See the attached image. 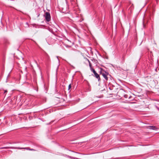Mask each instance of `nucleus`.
Returning a JSON list of instances; mask_svg holds the SVG:
<instances>
[{"label":"nucleus","instance_id":"nucleus-14","mask_svg":"<svg viewBox=\"0 0 159 159\" xmlns=\"http://www.w3.org/2000/svg\"><path fill=\"white\" fill-rule=\"evenodd\" d=\"M7 148V147H6V148L4 147V148Z\"/></svg>","mask_w":159,"mask_h":159},{"label":"nucleus","instance_id":"nucleus-7","mask_svg":"<svg viewBox=\"0 0 159 159\" xmlns=\"http://www.w3.org/2000/svg\"><path fill=\"white\" fill-rule=\"evenodd\" d=\"M92 61L95 63H96L97 62V61L95 59L92 58L91 59Z\"/></svg>","mask_w":159,"mask_h":159},{"label":"nucleus","instance_id":"nucleus-1","mask_svg":"<svg viewBox=\"0 0 159 159\" xmlns=\"http://www.w3.org/2000/svg\"><path fill=\"white\" fill-rule=\"evenodd\" d=\"M100 74L103 77L105 78L106 81H107L108 79V76H110V75L109 74L108 72H106L102 69L101 68L100 70Z\"/></svg>","mask_w":159,"mask_h":159},{"label":"nucleus","instance_id":"nucleus-3","mask_svg":"<svg viewBox=\"0 0 159 159\" xmlns=\"http://www.w3.org/2000/svg\"><path fill=\"white\" fill-rule=\"evenodd\" d=\"M149 129H152L153 130H157V129H158V128H157V127L155 126H149L148 127V128Z\"/></svg>","mask_w":159,"mask_h":159},{"label":"nucleus","instance_id":"nucleus-8","mask_svg":"<svg viewBox=\"0 0 159 159\" xmlns=\"http://www.w3.org/2000/svg\"><path fill=\"white\" fill-rule=\"evenodd\" d=\"M24 26L25 27H29V24L28 22H26L24 25Z\"/></svg>","mask_w":159,"mask_h":159},{"label":"nucleus","instance_id":"nucleus-4","mask_svg":"<svg viewBox=\"0 0 159 159\" xmlns=\"http://www.w3.org/2000/svg\"><path fill=\"white\" fill-rule=\"evenodd\" d=\"M94 76H95L96 78L98 79V80L99 81L100 80L99 75L96 72L94 73Z\"/></svg>","mask_w":159,"mask_h":159},{"label":"nucleus","instance_id":"nucleus-5","mask_svg":"<svg viewBox=\"0 0 159 159\" xmlns=\"http://www.w3.org/2000/svg\"><path fill=\"white\" fill-rule=\"evenodd\" d=\"M13 148V149H26L27 150H30V148Z\"/></svg>","mask_w":159,"mask_h":159},{"label":"nucleus","instance_id":"nucleus-11","mask_svg":"<svg viewBox=\"0 0 159 159\" xmlns=\"http://www.w3.org/2000/svg\"><path fill=\"white\" fill-rule=\"evenodd\" d=\"M7 90H5L4 93H3L4 94H5V95H6V94H5L6 93H7Z\"/></svg>","mask_w":159,"mask_h":159},{"label":"nucleus","instance_id":"nucleus-15","mask_svg":"<svg viewBox=\"0 0 159 159\" xmlns=\"http://www.w3.org/2000/svg\"><path fill=\"white\" fill-rule=\"evenodd\" d=\"M30 151H31V150H34L33 149H32L30 148Z\"/></svg>","mask_w":159,"mask_h":159},{"label":"nucleus","instance_id":"nucleus-12","mask_svg":"<svg viewBox=\"0 0 159 159\" xmlns=\"http://www.w3.org/2000/svg\"><path fill=\"white\" fill-rule=\"evenodd\" d=\"M156 108H157V110L159 111V108L157 106H156Z\"/></svg>","mask_w":159,"mask_h":159},{"label":"nucleus","instance_id":"nucleus-17","mask_svg":"<svg viewBox=\"0 0 159 159\" xmlns=\"http://www.w3.org/2000/svg\"><path fill=\"white\" fill-rule=\"evenodd\" d=\"M0 90H1L0 89Z\"/></svg>","mask_w":159,"mask_h":159},{"label":"nucleus","instance_id":"nucleus-2","mask_svg":"<svg viewBox=\"0 0 159 159\" xmlns=\"http://www.w3.org/2000/svg\"><path fill=\"white\" fill-rule=\"evenodd\" d=\"M45 18L46 21L47 22L50 21L51 20V17L50 13L47 12L45 13Z\"/></svg>","mask_w":159,"mask_h":159},{"label":"nucleus","instance_id":"nucleus-16","mask_svg":"<svg viewBox=\"0 0 159 159\" xmlns=\"http://www.w3.org/2000/svg\"><path fill=\"white\" fill-rule=\"evenodd\" d=\"M30 67H32V66L31 65H30Z\"/></svg>","mask_w":159,"mask_h":159},{"label":"nucleus","instance_id":"nucleus-13","mask_svg":"<svg viewBox=\"0 0 159 159\" xmlns=\"http://www.w3.org/2000/svg\"><path fill=\"white\" fill-rule=\"evenodd\" d=\"M70 157V158H71L72 159L74 158V159H77V158H73V157Z\"/></svg>","mask_w":159,"mask_h":159},{"label":"nucleus","instance_id":"nucleus-10","mask_svg":"<svg viewBox=\"0 0 159 159\" xmlns=\"http://www.w3.org/2000/svg\"><path fill=\"white\" fill-rule=\"evenodd\" d=\"M71 88V84H70L69 85V86H68V90H69Z\"/></svg>","mask_w":159,"mask_h":159},{"label":"nucleus","instance_id":"nucleus-6","mask_svg":"<svg viewBox=\"0 0 159 159\" xmlns=\"http://www.w3.org/2000/svg\"><path fill=\"white\" fill-rule=\"evenodd\" d=\"M87 60L89 62V65L90 67V69L91 68H92V64H91L90 62V61L88 59H87Z\"/></svg>","mask_w":159,"mask_h":159},{"label":"nucleus","instance_id":"nucleus-9","mask_svg":"<svg viewBox=\"0 0 159 159\" xmlns=\"http://www.w3.org/2000/svg\"><path fill=\"white\" fill-rule=\"evenodd\" d=\"M90 70L91 71L93 72V74H94V73L96 72L94 70V69H93V68H91Z\"/></svg>","mask_w":159,"mask_h":159}]
</instances>
